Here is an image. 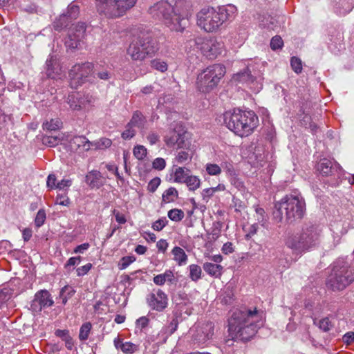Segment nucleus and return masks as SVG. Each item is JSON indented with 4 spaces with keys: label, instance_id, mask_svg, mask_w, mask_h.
Returning <instances> with one entry per match:
<instances>
[{
    "label": "nucleus",
    "instance_id": "nucleus-1",
    "mask_svg": "<svg viewBox=\"0 0 354 354\" xmlns=\"http://www.w3.org/2000/svg\"><path fill=\"white\" fill-rule=\"evenodd\" d=\"M264 313L256 307L241 306L234 309L228 319L232 338L248 341L263 324Z\"/></svg>",
    "mask_w": 354,
    "mask_h": 354
},
{
    "label": "nucleus",
    "instance_id": "nucleus-2",
    "mask_svg": "<svg viewBox=\"0 0 354 354\" xmlns=\"http://www.w3.org/2000/svg\"><path fill=\"white\" fill-rule=\"evenodd\" d=\"M322 228L311 222L304 224L300 233L289 236L286 245L297 254H301L316 248L321 243Z\"/></svg>",
    "mask_w": 354,
    "mask_h": 354
},
{
    "label": "nucleus",
    "instance_id": "nucleus-3",
    "mask_svg": "<svg viewBox=\"0 0 354 354\" xmlns=\"http://www.w3.org/2000/svg\"><path fill=\"white\" fill-rule=\"evenodd\" d=\"M226 127L240 137H247L252 134L259 124V119L252 111L234 109L223 114Z\"/></svg>",
    "mask_w": 354,
    "mask_h": 354
},
{
    "label": "nucleus",
    "instance_id": "nucleus-4",
    "mask_svg": "<svg viewBox=\"0 0 354 354\" xmlns=\"http://www.w3.org/2000/svg\"><path fill=\"white\" fill-rule=\"evenodd\" d=\"M236 8L233 5H227L218 8H205L197 14V24L206 32H214L226 21L234 17Z\"/></svg>",
    "mask_w": 354,
    "mask_h": 354
},
{
    "label": "nucleus",
    "instance_id": "nucleus-5",
    "mask_svg": "<svg viewBox=\"0 0 354 354\" xmlns=\"http://www.w3.org/2000/svg\"><path fill=\"white\" fill-rule=\"evenodd\" d=\"M305 203L301 197L294 195H286L274 205L273 218L276 222L280 223L283 218L292 223L301 219L305 212Z\"/></svg>",
    "mask_w": 354,
    "mask_h": 354
},
{
    "label": "nucleus",
    "instance_id": "nucleus-6",
    "mask_svg": "<svg viewBox=\"0 0 354 354\" xmlns=\"http://www.w3.org/2000/svg\"><path fill=\"white\" fill-rule=\"evenodd\" d=\"M354 281V269L343 260L335 261L326 280V286L333 291L343 290Z\"/></svg>",
    "mask_w": 354,
    "mask_h": 354
},
{
    "label": "nucleus",
    "instance_id": "nucleus-7",
    "mask_svg": "<svg viewBox=\"0 0 354 354\" xmlns=\"http://www.w3.org/2000/svg\"><path fill=\"white\" fill-rule=\"evenodd\" d=\"M225 73L223 65L216 64L209 66L198 75L196 87L202 93H209L218 84Z\"/></svg>",
    "mask_w": 354,
    "mask_h": 354
},
{
    "label": "nucleus",
    "instance_id": "nucleus-8",
    "mask_svg": "<svg viewBox=\"0 0 354 354\" xmlns=\"http://www.w3.org/2000/svg\"><path fill=\"white\" fill-rule=\"evenodd\" d=\"M137 0H96L97 12L107 18L122 16L127 10L133 7Z\"/></svg>",
    "mask_w": 354,
    "mask_h": 354
},
{
    "label": "nucleus",
    "instance_id": "nucleus-9",
    "mask_svg": "<svg viewBox=\"0 0 354 354\" xmlns=\"http://www.w3.org/2000/svg\"><path fill=\"white\" fill-rule=\"evenodd\" d=\"M172 4L167 1H160L149 9L150 15L155 19L162 21L171 30H179L180 25L176 21L174 22L172 15Z\"/></svg>",
    "mask_w": 354,
    "mask_h": 354
},
{
    "label": "nucleus",
    "instance_id": "nucleus-10",
    "mask_svg": "<svg viewBox=\"0 0 354 354\" xmlns=\"http://www.w3.org/2000/svg\"><path fill=\"white\" fill-rule=\"evenodd\" d=\"M196 48L204 56L209 59L216 58L222 52L223 45L214 37H197L195 40Z\"/></svg>",
    "mask_w": 354,
    "mask_h": 354
},
{
    "label": "nucleus",
    "instance_id": "nucleus-11",
    "mask_svg": "<svg viewBox=\"0 0 354 354\" xmlns=\"http://www.w3.org/2000/svg\"><path fill=\"white\" fill-rule=\"evenodd\" d=\"M174 22L179 23L180 27L177 32L183 31L186 26L187 17L191 14L192 3L189 0H176L172 4Z\"/></svg>",
    "mask_w": 354,
    "mask_h": 354
},
{
    "label": "nucleus",
    "instance_id": "nucleus-12",
    "mask_svg": "<svg viewBox=\"0 0 354 354\" xmlns=\"http://www.w3.org/2000/svg\"><path fill=\"white\" fill-rule=\"evenodd\" d=\"M94 72V66L91 62L75 64L69 71L71 84H81Z\"/></svg>",
    "mask_w": 354,
    "mask_h": 354
},
{
    "label": "nucleus",
    "instance_id": "nucleus-13",
    "mask_svg": "<svg viewBox=\"0 0 354 354\" xmlns=\"http://www.w3.org/2000/svg\"><path fill=\"white\" fill-rule=\"evenodd\" d=\"M186 132L181 125L176 124L165 136L164 140L168 147L177 146L178 149L187 146L188 142L185 140Z\"/></svg>",
    "mask_w": 354,
    "mask_h": 354
},
{
    "label": "nucleus",
    "instance_id": "nucleus-14",
    "mask_svg": "<svg viewBox=\"0 0 354 354\" xmlns=\"http://www.w3.org/2000/svg\"><path fill=\"white\" fill-rule=\"evenodd\" d=\"M192 341L198 344H204L210 339L214 334V324L205 322L196 324L192 330Z\"/></svg>",
    "mask_w": 354,
    "mask_h": 354
},
{
    "label": "nucleus",
    "instance_id": "nucleus-15",
    "mask_svg": "<svg viewBox=\"0 0 354 354\" xmlns=\"http://www.w3.org/2000/svg\"><path fill=\"white\" fill-rule=\"evenodd\" d=\"M147 303L153 310L158 312L163 311L168 305V297L160 289H153L147 297Z\"/></svg>",
    "mask_w": 354,
    "mask_h": 354
},
{
    "label": "nucleus",
    "instance_id": "nucleus-16",
    "mask_svg": "<svg viewBox=\"0 0 354 354\" xmlns=\"http://www.w3.org/2000/svg\"><path fill=\"white\" fill-rule=\"evenodd\" d=\"M85 30L86 26L83 22H78L73 25V27L69 30L68 37L65 40L66 47L72 49L77 48L80 41L84 36Z\"/></svg>",
    "mask_w": 354,
    "mask_h": 354
},
{
    "label": "nucleus",
    "instance_id": "nucleus-17",
    "mask_svg": "<svg viewBox=\"0 0 354 354\" xmlns=\"http://www.w3.org/2000/svg\"><path fill=\"white\" fill-rule=\"evenodd\" d=\"M234 78L239 82L246 83L249 85L252 84L254 86L252 88L257 92L262 88L261 75L257 76L256 73L252 75L250 67H247L243 71L236 74Z\"/></svg>",
    "mask_w": 354,
    "mask_h": 354
},
{
    "label": "nucleus",
    "instance_id": "nucleus-18",
    "mask_svg": "<svg viewBox=\"0 0 354 354\" xmlns=\"http://www.w3.org/2000/svg\"><path fill=\"white\" fill-rule=\"evenodd\" d=\"M140 46L143 48L146 57L154 56L159 50V43L158 40L150 34L140 35L137 39Z\"/></svg>",
    "mask_w": 354,
    "mask_h": 354
},
{
    "label": "nucleus",
    "instance_id": "nucleus-19",
    "mask_svg": "<svg viewBox=\"0 0 354 354\" xmlns=\"http://www.w3.org/2000/svg\"><path fill=\"white\" fill-rule=\"evenodd\" d=\"M317 170L323 176H338L341 173V167L337 162L324 158L317 163Z\"/></svg>",
    "mask_w": 354,
    "mask_h": 354
},
{
    "label": "nucleus",
    "instance_id": "nucleus-20",
    "mask_svg": "<svg viewBox=\"0 0 354 354\" xmlns=\"http://www.w3.org/2000/svg\"><path fill=\"white\" fill-rule=\"evenodd\" d=\"M69 147L72 151L82 153L91 149L92 142L85 136H75L70 140Z\"/></svg>",
    "mask_w": 354,
    "mask_h": 354
},
{
    "label": "nucleus",
    "instance_id": "nucleus-21",
    "mask_svg": "<svg viewBox=\"0 0 354 354\" xmlns=\"http://www.w3.org/2000/svg\"><path fill=\"white\" fill-rule=\"evenodd\" d=\"M189 145V142L187 147L178 149L179 150L176 151L174 159V167L176 166V164L187 165L192 161L194 151L190 149Z\"/></svg>",
    "mask_w": 354,
    "mask_h": 354
},
{
    "label": "nucleus",
    "instance_id": "nucleus-22",
    "mask_svg": "<svg viewBox=\"0 0 354 354\" xmlns=\"http://www.w3.org/2000/svg\"><path fill=\"white\" fill-rule=\"evenodd\" d=\"M53 304L54 301L52 299L51 295L46 290H41L35 295L33 305H39L40 310L42 308L52 306Z\"/></svg>",
    "mask_w": 354,
    "mask_h": 354
},
{
    "label": "nucleus",
    "instance_id": "nucleus-23",
    "mask_svg": "<svg viewBox=\"0 0 354 354\" xmlns=\"http://www.w3.org/2000/svg\"><path fill=\"white\" fill-rule=\"evenodd\" d=\"M105 182V178L97 170H92L86 176V183L91 189H99Z\"/></svg>",
    "mask_w": 354,
    "mask_h": 354
},
{
    "label": "nucleus",
    "instance_id": "nucleus-24",
    "mask_svg": "<svg viewBox=\"0 0 354 354\" xmlns=\"http://www.w3.org/2000/svg\"><path fill=\"white\" fill-rule=\"evenodd\" d=\"M46 75L51 79L60 78L62 71V68L54 56H50L46 60Z\"/></svg>",
    "mask_w": 354,
    "mask_h": 354
},
{
    "label": "nucleus",
    "instance_id": "nucleus-25",
    "mask_svg": "<svg viewBox=\"0 0 354 354\" xmlns=\"http://www.w3.org/2000/svg\"><path fill=\"white\" fill-rule=\"evenodd\" d=\"M140 42L137 39L133 40L127 49V54L135 61H143L147 57Z\"/></svg>",
    "mask_w": 354,
    "mask_h": 354
},
{
    "label": "nucleus",
    "instance_id": "nucleus-26",
    "mask_svg": "<svg viewBox=\"0 0 354 354\" xmlns=\"http://www.w3.org/2000/svg\"><path fill=\"white\" fill-rule=\"evenodd\" d=\"M113 342L115 348L120 349L124 353L132 354L138 350V345L130 342H123L120 338H115Z\"/></svg>",
    "mask_w": 354,
    "mask_h": 354
},
{
    "label": "nucleus",
    "instance_id": "nucleus-27",
    "mask_svg": "<svg viewBox=\"0 0 354 354\" xmlns=\"http://www.w3.org/2000/svg\"><path fill=\"white\" fill-rule=\"evenodd\" d=\"M204 271L209 276L218 278L222 275L223 267L212 262H205L203 265Z\"/></svg>",
    "mask_w": 354,
    "mask_h": 354
},
{
    "label": "nucleus",
    "instance_id": "nucleus-28",
    "mask_svg": "<svg viewBox=\"0 0 354 354\" xmlns=\"http://www.w3.org/2000/svg\"><path fill=\"white\" fill-rule=\"evenodd\" d=\"M174 280V274L170 270H167L164 273L158 274L153 279V283L157 286H163L167 281L173 283Z\"/></svg>",
    "mask_w": 354,
    "mask_h": 354
},
{
    "label": "nucleus",
    "instance_id": "nucleus-29",
    "mask_svg": "<svg viewBox=\"0 0 354 354\" xmlns=\"http://www.w3.org/2000/svg\"><path fill=\"white\" fill-rule=\"evenodd\" d=\"M191 171L184 167H177L174 171V180L175 183H185Z\"/></svg>",
    "mask_w": 354,
    "mask_h": 354
},
{
    "label": "nucleus",
    "instance_id": "nucleus-30",
    "mask_svg": "<svg viewBox=\"0 0 354 354\" xmlns=\"http://www.w3.org/2000/svg\"><path fill=\"white\" fill-rule=\"evenodd\" d=\"M79 97L81 110L88 111L93 107L95 98L93 95L89 94L81 95L79 93Z\"/></svg>",
    "mask_w": 354,
    "mask_h": 354
},
{
    "label": "nucleus",
    "instance_id": "nucleus-31",
    "mask_svg": "<svg viewBox=\"0 0 354 354\" xmlns=\"http://www.w3.org/2000/svg\"><path fill=\"white\" fill-rule=\"evenodd\" d=\"M171 254L174 255V260L176 261L178 265L186 263L187 261V255L183 249L176 246L172 249Z\"/></svg>",
    "mask_w": 354,
    "mask_h": 354
},
{
    "label": "nucleus",
    "instance_id": "nucleus-32",
    "mask_svg": "<svg viewBox=\"0 0 354 354\" xmlns=\"http://www.w3.org/2000/svg\"><path fill=\"white\" fill-rule=\"evenodd\" d=\"M145 123V118L142 113L138 111L134 112L133 116L128 123V127H136L138 128H142Z\"/></svg>",
    "mask_w": 354,
    "mask_h": 354
},
{
    "label": "nucleus",
    "instance_id": "nucleus-33",
    "mask_svg": "<svg viewBox=\"0 0 354 354\" xmlns=\"http://www.w3.org/2000/svg\"><path fill=\"white\" fill-rule=\"evenodd\" d=\"M178 193L175 187H169L165 190L162 195V201L165 203H169L175 201L178 198Z\"/></svg>",
    "mask_w": 354,
    "mask_h": 354
},
{
    "label": "nucleus",
    "instance_id": "nucleus-34",
    "mask_svg": "<svg viewBox=\"0 0 354 354\" xmlns=\"http://www.w3.org/2000/svg\"><path fill=\"white\" fill-rule=\"evenodd\" d=\"M63 136H44L42 138V143L48 147H53L59 145L62 140Z\"/></svg>",
    "mask_w": 354,
    "mask_h": 354
},
{
    "label": "nucleus",
    "instance_id": "nucleus-35",
    "mask_svg": "<svg viewBox=\"0 0 354 354\" xmlns=\"http://www.w3.org/2000/svg\"><path fill=\"white\" fill-rule=\"evenodd\" d=\"M180 301L176 303L177 306L178 307L179 310L181 313H185L187 315H190L192 313L191 304L192 302L189 301L187 296L185 297H182L179 299Z\"/></svg>",
    "mask_w": 354,
    "mask_h": 354
},
{
    "label": "nucleus",
    "instance_id": "nucleus-36",
    "mask_svg": "<svg viewBox=\"0 0 354 354\" xmlns=\"http://www.w3.org/2000/svg\"><path fill=\"white\" fill-rule=\"evenodd\" d=\"M201 179L197 176L191 174L188 176L185 183L189 191H195L198 189L201 186Z\"/></svg>",
    "mask_w": 354,
    "mask_h": 354
},
{
    "label": "nucleus",
    "instance_id": "nucleus-37",
    "mask_svg": "<svg viewBox=\"0 0 354 354\" xmlns=\"http://www.w3.org/2000/svg\"><path fill=\"white\" fill-rule=\"evenodd\" d=\"M92 329V324L90 322L84 323L80 328L79 333V339L82 342H84L88 339V336Z\"/></svg>",
    "mask_w": 354,
    "mask_h": 354
},
{
    "label": "nucleus",
    "instance_id": "nucleus-38",
    "mask_svg": "<svg viewBox=\"0 0 354 354\" xmlns=\"http://www.w3.org/2000/svg\"><path fill=\"white\" fill-rule=\"evenodd\" d=\"M62 122L59 118L52 119L49 122H46L43 124V128L44 130L55 131L59 129L62 127Z\"/></svg>",
    "mask_w": 354,
    "mask_h": 354
},
{
    "label": "nucleus",
    "instance_id": "nucleus-39",
    "mask_svg": "<svg viewBox=\"0 0 354 354\" xmlns=\"http://www.w3.org/2000/svg\"><path fill=\"white\" fill-rule=\"evenodd\" d=\"M79 93H73L68 97V104L70 108L74 111L81 110Z\"/></svg>",
    "mask_w": 354,
    "mask_h": 354
},
{
    "label": "nucleus",
    "instance_id": "nucleus-40",
    "mask_svg": "<svg viewBox=\"0 0 354 354\" xmlns=\"http://www.w3.org/2000/svg\"><path fill=\"white\" fill-rule=\"evenodd\" d=\"M167 216L172 221L179 222L185 217V213L182 209L175 208L170 209L167 213Z\"/></svg>",
    "mask_w": 354,
    "mask_h": 354
},
{
    "label": "nucleus",
    "instance_id": "nucleus-41",
    "mask_svg": "<svg viewBox=\"0 0 354 354\" xmlns=\"http://www.w3.org/2000/svg\"><path fill=\"white\" fill-rule=\"evenodd\" d=\"M189 277L194 281H197L201 277V268L196 264H192L189 266Z\"/></svg>",
    "mask_w": 354,
    "mask_h": 354
},
{
    "label": "nucleus",
    "instance_id": "nucleus-42",
    "mask_svg": "<svg viewBox=\"0 0 354 354\" xmlns=\"http://www.w3.org/2000/svg\"><path fill=\"white\" fill-rule=\"evenodd\" d=\"M92 147H94L95 149H104L111 147L112 144L111 140L102 138L97 141L91 142Z\"/></svg>",
    "mask_w": 354,
    "mask_h": 354
},
{
    "label": "nucleus",
    "instance_id": "nucleus-43",
    "mask_svg": "<svg viewBox=\"0 0 354 354\" xmlns=\"http://www.w3.org/2000/svg\"><path fill=\"white\" fill-rule=\"evenodd\" d=\"M151 66L158 71H160L162 73H164L165 71H167V64L160 59H153L151 62Z\"/></svg>",
    "mask_w": 354,
    "mask_h": 354
},
{
    "label": "nucleus",
    "instance_id": "nucleus-44",
    "mask_svg": "<svg viewBox=\"0 0 354 354\" xmlns=\"http://www.w3.org/2000/svg\"><path fill=\"white\" fill-rule=\"evenodd\" d=\"M205 170L209 176H218L221 174V167L215 163H207Z\"/></svg>",
    "mask_w": 354,
    "mask_h": 354
},
{
    "label": "nucleus",
    "instance_id": "nucleus-45",
    "mask_svg": "<svg viewBox=\"0 0 354 354\" xmlns=\"http://www.w3.org/2000/svg\"><path fill=\"white\" fill-rule=\"evenodd\" d=\"M133 155L138 160H143L147 156V149L142 145H136L133 148Z\"/></svg>",
    "mask_w": 354,
    "mask_h": 354
},
{
    "label": "nucleus",
    "instance_id": "nucleus-46",
    "mask_svg": "<svg viewBox=\"0 0 354 354\" xmlns=\"http://www.w3.org/2000/svg\"><path fill=\"white\" fill-rule=\"evenodd\" d=\"M290 65L292 70L297 74L301 73L302 71V62L301 60L297 57H292L290 59Z\"/></svg>",
    "mask_w": 354,
    "mask_h": 354
},
{
    "label": "nucleus",
    "instance_id": "nucleus-47",
    "mask_svg": "<svg viewBox=\"0 0 354 354\" xmlns=\"http://www.w3.org/2000/svg\"><path fill=\"white\" fill-rule=\"evenodd\" d=\"M136 261V258L133 256H126L122 257L118 264L120 270L127 268L131 263Z\"/></svg>",
    "mask_w": 354,
    "mask_h": 354
},
{
    "label": "nucleus",
    "instance_id": "nucleus-48",
    "mask_svg": "<svg viewBox=\"0 0 354 354\" xmlns=\"http://www.w3.org/2000/svg\"><path fill=\"white\" fill-rule=\"evenodd\" d=\"M95 77L102 80H109L111 77V73L106 68L100 71L97 68L95 69Z\"/></svg>",
    "mask_w": 354,
    "mask_h": 354
},
{
    "label": "nucleus",
    "instance_id": "nucleus-49",
    "mask_svg": "<svg viewBox=\"0 0 354 354\" xmlns=\"http://www.w3.org/2000/svg\"><path fill=\"white\" fill-rule=\"evenodd\" d=\"M71 203L69 198L65 194H57L55 198V204L63 206H69Z\"/></svg>",
    "mask_w": 354,
    "mask_h": 354
},
{
    "label": "nucleus",
    "instance_id": "nucleus-50",
    "mask_svg": "<svg viewBox=\"0 0 354 354\" xmlns=\"http://www.w3.org/2000/svg\"><path fill=\"white\" fill-rule=\"evenodd\" d=\"M46 218V212H45L44 209H39L38 211V212L36 215L35 219V225L38 227L43 225V224L45 222Z\"/></svg>",
    "mask_w": 354,
    "mask_h": 354
},
{
    "label": "nucleus",
    "instance_id": "nucleus-51",
    "mask_svg": "<svg viewBox=\"0 0 354 354\" xmlns=\"http://www.w3.org/2000/svg\"><path fill=\"white\" fill-rule=\"evenodd\" d=\"M168 223L165 217L159 218L153 223L151 227L156 231H161Z\"/></svg>",
    "mask_w": 354,
    "mask_h": 354
},
{
    "label": "nucleus",
    "instance_id": "nucleus-52",
    "mask_svg": "<svg viewBox=\"0 0 354 354\" xmlns=\"http://www.w3.org/2000/svg\"><path fill=\"white\" fill-rule=\"evenodd\" d=\"M317 325L319 328L324 332L328 331L333 326L331 322L328 317L319 320Z\"/></svg>",
    "mask_w": 354,
    "mask_h": 354
},
{
    "label": "nucleus",
    "instance_id": "nucleus-53",
    "mask_svg": "<svg viewBox=\"0 0 354 354\" xmlns=\"http://www.w3.org/2000/svg\"><path fill=\"white\" fill-rule=\"evenodd\" d=\"M283 44V40L279 36L273 37L270 41V47L274 50L281 48Z\"/></svg>",
    "mask_w": 354,
    "mask_h": 354
},
{
    "label": "nucleus",
    "instance_id": "nucleus-54",
    "mask_svg": "<svg viewBox=\"0 0 354 354\" xmlns=\"http://www.w3.org/2000/svg\"><path fill=\"white\" fill-rule=\"evenodd\" d=\"M231 184L241 192H245L246 190L243 181L239 178L233 177L231 179Z\"/></svg>",
    "mask_w": 354,
    "mask_h": 354
},
{
    "label": "nucleus",
    "instance_id": "nucleus-55",
    "mask_svg": "<svg viewBox=\"0 0 354 354\" xmlns=\"http://www.w3.org/2000/svg\"><path fill=\"white\" fill-rule=\"evenodd\" d=\"M161 183V180L159 177H155L151 179L147 185V190L150 192L153 193Z\"/></svg>",
    "mask_w": 354,
    "mask_h": 354
},
{
    "label": "nucleus",
    "instance_id": "nucleus-56",
    "mask_svg": "<svg viewBox=\"0 0 354 354\" xmlns=\"http://www.w3.org/2000/svg\"><path fill=\"white\" fill-rule=\"evenodd\" d=\"M75 293V290L74 288L69 286H65L63 287L59 292V297H62L63 295L65 297H68V299L72 297Z\"/></svg>",
    "mask_w": 354,
    "mask_h": 354
},
{
    "label": "nucleus",
    "instance_id": "nucleus-57",
    "mask_svg": "<svg viewBox=\"0 0 354 354\" xmlns=\"http://www.w3.org/2000/svg\"><path fill=\"white\" fill-rule=\"evenodd\" d=\"M152 166L153 169L161 171L165 168L166 162L162 158H157L153 161Z\"/></svg>",
    "mask_w": 354,
    "mask_h": 354
},
{
    "label": "nucleus",
    "instance_id": "nucleus-58",
    "mask_svg": "<svg viewBox=\"0 0 354 354\" xmlns=\"http://www.w3.org/2000/svg\"><path fill=\"white\" fill-rule=\"evenodd\" d=\"M72 185V180L71 179H62L57 184V189L66 190Z\"/></svg>",
    "mask_w": 354,
    "mask_h": 354
},
{
    "label": "nucleus",
    "instance_id": "nucleus-59",
    "mask_svg": "<svg viewBox=\"0 0 354 354\" xmlns=\"http://www.w3.org/2000/svg\"><path fill=\"white\" fill-rule=\"evenodd\" d=\"M80 8L76 5H71L68 8V16L71 19H75L79 14Z\"/></svg>",
    "mask_w": 354,
    "mask_h": 354
},
{
    "label": "nucleus",
    "instance_id": "nucleus-60",
    "mask_svg": "<svg viewBox=\"0 0 354 354\" xmlns=\"http://www.w3.org/2000/svg\"><path fill=\"white\" fill-rule=\"evenodd\" d=\"M57 178L55 174H49L47 178L46 185L50 189H55L57 187Z\"/></svg>",
    "mask_w": 354,
    "mask_h": 354
},
{
    "label": "nucleus",
    "instance_id": "nucleus-61",
    "mask_svg": "<svg viewBox=\"0 0 354 354\" xmlns=\"http://www.w3.org/2000/svg\"><path fill=\"white\" fill-rule=\"evenodd\" d=\"M134 127H128L127 125V129L122 133V138L127 140L133 138L136 134V131L133 129Z\"/></svg>",
    "mask_w": 354,
    "mask_h": 354
},
{
    "label": "nucleus",
    "instance_id": "nucleus-62",
    "mask_svg": "<svg viewBox=\"0 0 354 354\" xmlns=\"http://www.w3.org/2000/svg\"><path fill=\"white\" fill-rule=\"evenodd\" d=\"M221 251L225 254H230L234 251V245L231 242H227L223 244Z\"/></svg>",
    "mask_w": 354,
    "mask_h": 354
},
{
    "label": "nucleus",
    "instance_id": "nucleus-63",
    "mask_svg": "<svg viewBox=\"0 0 354 354\" xmlns=\"http://www.w3.org/2000/svg\"><path fill=\"white\" fill-rule=\"evenodd\" d=\"M91 263H87L83 266H81L77 269V276H83L86 274L91 268Z\"/></svg>",
    "mask_w": 354,
    "mask_h": 354
},
{
    "label": "nucleus",
    "instance_id": "nucleus-64",
    "mask_svg": "<svg viewBox=\"0 0 354 354\" xmlns=\"http://www.w3.org/2000/svg\"><path fill=\"white\" fill-rule=\"evenodd\" d=\"M170 331V329L168 326H165L162 328L160 333H158V336L161 337L162 340L165 342L169 336H170L172 333H168Z\"/></svg>",
    "mask_w": 354,
    "mask_h": 354
}]
</instances>
